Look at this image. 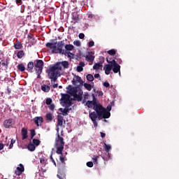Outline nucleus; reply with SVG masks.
<instances>
[{
  "label": "nucleus",
  "mask_w": 179,
  "mask_h": 179,
  "mask_svg": "<svg viewBox=\"0 0 179 179\" xmlns=\"http://www.w3.org/2000/svg\"><path fill=\"white\" fill-rule=\"evenodd\" d=\"M83 86L86 89V90H88V92H91L92 89V85H90V83H84Z\"/></svg>",
  "instance_id": "30"
},
{
  "label": "nucleus",
  "mask_w": 179,
  "mask_h": 179,
  "mask_svg": "<svg viewBox=\"0 0 179 179\" xmlns=\"http://www.w3.org/2000/svg\"><path fill=\"white\" fill-rule=\"evenodd\" d=\"M77 82L80 84V86H83V80L81 79L80 76H76V79H73L72 83L76 86L77 85Z\"/></svg>",
  "instance_id": "15"
},
{
  "label": "nucleus",
  "mask_w": 179,
  "mask_h": 179,
  "mask_svg": "<svg viewBox=\"0 0 179 179\" xmlns=\"http://www.w3.org/2000/svg\"><path fill=\"white\" fill-rule=\"evenodd\" d=\"M34 62L33 63V62H29V63H28V65H27V70L29 72H34Z\"/></svg>",
  "instance_id": "21"
},
{
  "label": "nucleus",
  "mask_w": 179,
  "mask_h": 179,
  "mask_svg": "<svg viewBox=\"0 0 179 179\" xmlns=\"http://www.w3.org/2000/svg\"><path fill=\"white\" fill-rule=\"evenodd\" d=\"M72 104L73 103L71 101V98H68L66 106L68 107L69 109H70V110H72V108H71V106H72Z\"/></svg>",
  "instance_id": "35"
},
{
  "label": "nucleus",
  "mask_w": 179,
  "mask_h": 179,
  "mask_svg": "<svg viewBox=\"0 0 179 179\" xmlns=\"http://www.w3.org/2000/svg\"><path fill=\"white\" fill-rule=\"evenodd\" d=\"M60 112L63 114V115H67L69 112H70L71 109H69L68 106L66 105L64 109L63 108H59Z\"/></svg>",
  "instance_id": "20"
},
{
  "label": "nucleus",
  "mask_w": 179,
  "mask_h": 179,
  "mask_svg": "<svg viewBox=\"0 0 179 179\" xmlns=\"http://www.w3.org/2000/svg\"><path fill=\"white\" fill-rule=\"evenodd\" d=\"M45 118L46 120H48V121L51 122L54 118V115H52V113H46Z\"/></svg>",
  "instance_id": "28"
},
{
  "label": "nucleus",
  "mask_w": 179,
  "mask_h": 179,
  "mask_svg": "<svg viewBox=\"0 0 179 179\" xmlns=\"http://www.w3.org/2000/svg\"><path fill=\"white\" fill-rule=\"evenodd\" d=\"M101 134V138H106V134H104L103 132H100Z\"/></svg>",
  "instance_id": "51"
},
{
  "label": "nucleus",
  "mask_w": 179,
  "mask_h": 179,
  "mask_svg": "<svg viewBox=\"0 0 179 179\" xmlns=\"http://www.w3.org/2000/svg\"><path fill=\"white\" fill-rule=\"evenodd\" d=\"M59 89H62V86H59Z\"/></svg>",
  "instance_id": "61"
},
{
  "label": "nucleus",
  "mask_w": 179,
  "mask_h": 179,
  "mask_svg": "<svg viewBox=\"0 0 179 179\" xmlns=\"http://www.w3.org/2000/svg\"><path fill=\"white\" fill-rule=\"evenodd\" d=\"M94 41H90V42L88 43V46L90 48H92V46H94Z\"/></svg>",
  "instance_id": "44"
},
{
  "label": "nucleus",
  "mask_w": 179,
  "mask_h": 179,
  "mask_svg": "<svg viewBox=\"0 0 179 179\" xmlns=\"http://www.w3.org/2000/svg\"><path fill=\"white\" fill-rule=\"evenodd\" d=\"M15 143V140L14 138H11L10 143L9 145V148H13L14 143Z\"/></svg>",
  "instance_id": "41"
},
{
  "label": "nucleus",
  "mask_w": 179,
  "mask_h": 179,
  "mask_svg": "<svg viewBox=\"0 0 179 179\" xmlns=\"http://www.w3.org/2000/svg\"><path fill=\"white\" fill-rule=\"evenodd\" d=\"M59 64L60 65V67H61L60 73H61V71H62V66L64 69L69 68V62H66V61L59 62Z\"/></svg>",
  "instance_id": "19"
},
{
  "label": "nucleus",
  "mask_w": 179,
  "mask_h": 179,
  "mask_svg": "<svg viewBox=\"0 0 179 179\" xmlns=\"http://www.w3.org/2000/svg\"><path fill=\"white\" fill-rule=\"evenodd\" d=\"M80 66H82V68H83V66H85V63H83V62H82L80 63Z\"/></svg>",
  "instance_id": "58"
},
{
  "label": "nucleus",
  "mask_w": 179,
  "mask_h": 179,
  "mask_svg": "<svg viewBox=\"0 0 179 179\" xmlns=\"http://www.w3.org/2000/svg\"><path fill=\"white\" fill-rule=\"evenodd\" d=\"M69 98H71V96H70V95H69V94H64V95H63V96H62L63 103L66 106H67V102H68Z\"/></svg>",
  "instance_id": "26"
},
{
  "label": "nucleus",
  "mask_w": 179,
  "mask_h": 179,
  "mask_svg": "<svg viewBox=\"0 0 179 179\" xmlns=\"http://www.w3.org/2000/svg\"><path fill=\"white\" fill-rule=\"evenodd\" d=\"M0 64L3 66H6V68H8V62H7V60H1V62H0Z\"/></svg>",
  "instance_id": "36"
},
{
  "label": "nucleus",
  "mask_w": 179,
  "mask_h": 179,
  "mask_svg": "<svg viewBox=\"0 0 179 179\" xmlns=\"http://www.w3.org/2000/svg\"><path fill=\"white\" fill-rule=\"evenodd\" d=\"M44 63L43 60H35L34 61V69L36 70L37 78H40L41 73L43 70Z\"/></svg>",
  "instance_id": "6"
},
{
  "label": "nucleus",
  "mask_w": 179,
  "mask_h": 179,
  "mask_svg": "<svg viewBox=\"0 0 179 179\" xmlns=\"http://www.w3.org/2000/svg\"><path fill=\"white\" fill-rule=\"evenodd\" d=\"M66 169L65 166H62V164L59 165V169H58V174L57 177L59 179H66Z\"/></svg>",
  "instance_id": "8"
},
{
  "label": "nucleus",
  "mask_w": 179,
  "mask_h": 179,
  "mask_svg": "<svg viewBox=\"0 0 179 179\" xmlns=\"http://www.w3.org/2000/svg\"><path fill=\"white\" fill-rule=\"evenodd\" d=\"M86 78H87V80H88L89 82H93V80L94 79V78L92 73H88V75H87Z\"/></svg>",
  "instance_id": "31"
},
{
  "label": "nucleus",
  "mask_w": 179,
  "mask_h": 179,
  "mask_svg": "<svg viewBox=\"0 0 179 179\" xmlns=\"http://www.w3.org/2000/svg\"><path fill=\"white\" fill-rule=\"evenodd\" d=\"M77 71H78V72H81L82 71H83V68L81 67L80 63V66H78V67H77Z\"/></svg>",
  "instance_id": "45"
},
{
  "label": "nucleus",
  "mask_w": 179,
  "mask_h": 179,
  "mask_svg": "<svg viewBox=\"0 0 179 179\" xmlns=\"http://www.w3.org/2000/svg\"><path fill=\"white\" fill-rule=\"evenodd\" d=\"M79 38H80L81 40H83V38H85V35L84 34V33H80L79 34Z\"/></svg>",
  "instance_id": "46"
},
{
  "label": "nucleus",
  "mask_w": 179,
  "mask_h": 179,
  "mask_svg": "<svg viewBox=\"0 0 179 179\" xmlns=\"http://www.w3.org/2000/svg\"><path fill=\"white\" fill-rule=\"evenodd\" d=\"M103 159H104V161H106V158L103 157Z\"/></svg>",
  "instance_id": "63"
},
{
  "label": "nucleus",
  "mask_w": 179,
  "mask_h": 179,
  "mask_svg": "<svg viewBox=\"0 0 179 179\" xmlns=\"http://www.w3.org/2000/svg\"><path fill=\"white\" fill-rule=\"evenodd\" d=\"M3 179H7V178H3Z\"/></svg>",
  "instance_id": "64"
},
{
  "label": "nucleus",
  "mask_w": 179,
  "mask_h": 179,
  "mask_svg": "<svg viewBox=\"0 0 179 179\" xmlns=\"http://www.w3.org/2000/svg\"><path fill=\"white\" fill-rule=\"evenodd\" d=\"M27 148L29 151H34L36 150V145H34V143H31V141H30L28 143Z\"/></svg>",
  "instance_id": "22"
},
{
  "label": "nucleus",
  "mask_w": 179,
  "mask_h": 179,
  "mask_svg": "<svg viewBox=\"0 0 179 179\" xmlns=\"http://www.w3.org/2000/svg\"><path fill=\"white\" fill-rule=\"evenodd\" d=\"M94 78H99V79H101L100 73H95Z\"/></svg>",
  "instance_id": "50"
},
{
  "label": "nucleus",
  "mask_w": 179,
  "mask_h": 179,
  "mask_svg": "<svg viewBox=\"0 0 179 179\" xmlns=\"http://www.w3.org/2000/svg\"><path fill=\"white\" fill-rule=\"evenodd\" d=\"M63 3H67L66 0H63Z\"/></svg>",
  "instance_id": "60"
},
{
  "label": "nucleus",
  "mask_w": 179,
  "mask_h": 179,
  "mask_svg": "<svg viewBox=\"0 0 179 179\" xmlns=\"http://www.w3.org/2000/svg\"><path fill=\"white\" fill-rule=\"evenodd\" d=\"M55 105L54 103H50L49 106L50 110H55Z\"/></svg>",
  "instance_id": "42"
},
{
  "label": "nucleus",
  "mask_w": 179,
  "mask_h": 179,
  "mask_svg": "<svg viewBox=\"0 0 179 179\" xmlns=\"http://www.w3.org/2000/svg\"><path fill=\"white\" fill-rule=\"evenodd\" d=\"M34 120L36 125H37V127H40V125L43 122V117L41 116L34 117Z\"/></svg>",
  "instance_id": "16"
},
{
  "label": "nucleus",
  "mask_w": 179,
  "mask_h": 179,
  "mask_svg": "<svg viewBox=\"0 0 179 179\" xmlns=\"http://www.w3.org/2000/svg\"><path fill=\"white\" fill-rule=\"evenodd\" d=\"M94 56H93L92 54L90 53L89 55H87L85 57V59L87 60V62H93L94 60Z\"/></svg>",
  "instance_id": "23"
},
{
  "label": "nucleus",
  "mask_w": 179,
  "mask_h": 179,
  "mask_svg": "<svg viewBox=\"0 0 179 179\" xmlns=\"http://www.w3.org/2000/svg\"><path fill=\"white\" fill-rule=\"evenodd\" d=\"M17 69H19V71H21V72H23L24 71H25L26 68L24 64H18Z\"/></svg>",
  "instance_id": "33"
},
{
  "label": "nucleus",
  "mask_w": 179,
  "mask_h": 179,
  "mask_svg": "<svg viewBox=\"0 0 179 179\" xmlns=\"http://www.w3.org/2000/svg\"><path fill=\"white\" fill-rule=\"evenodd\" d=\"M108 55H110V56H113L114 55H116V50L115 49H110V50H108Z\"/></svg>",
  "instance_id": "38"
},
{
  "label": "nucleus",
  "mask_w": 179,
  "mask_h": 179,
  "mask_svg": "<svg viewBox=\"0 0 179 179\" xmlns=\"http://www.w3.org/2000/svg\"><path fill=\"white\" fill-rule=\"evenodd\" d=\"M103 86L105 87H110V83H108V82H104Z\"/></svg>",
  "instance_id": "49"
},
{
  "label": "nucleus",
  "mask_w": 179,
  "mask_h": 179,
  "mask_svg": "<svg viewBox=\"0 0 179 179\" xmlns=\"http://www.w3.org/2000/svg\"><path fill=\"white\" fill-rule=\"evenodd\" d=\"M17 4H22V0H15Z\"/></svg>",
  "instance_id": "53"
},
{
  "label": "nucleus",
  "mask_w": 179,
  "mask_h": 179,
  "mask_svg": "<svg viewBox=\"0 0 179 179\" xmlns=\"http://www.w3.org/2000/svg\"><path fill=\"white\" fill-rule=\"evenodd\" d=\"M65 143L64 140V137L60 136L59 134V129H57V137L55 138V147L57 148V154H60L59 160L61 162V164L62 167L66 166L65 159L62 155L63 150L64 148Z\"/></svg>",
  "instance_id": "2"
},
{
  "label": "nucleus",
  "mask_w": 179,
  "mask_h": 179,
  "mask_svg": "<svg viewBox=\"0 0 179 179\" xmlns=\"http://www.w3.org/2000/svg\"><path fill=\"white\" fill-rule=\"evenodd\" d=\"M73 44L76 45L77 46H80V41H74Z\"/></svg>",
  "instance_id": "47"
},
{
  "label": "nucleus",
  "mask_w": 179,
  "mask_h": 179,
  "mask_svg": "<svg viewBox=\"0 0 179 179\" xmlns=\"http://www.w3.org/2000/svg\"><path fill=\"white\" fill-rule=\"evenodd\" d=\"M112 105H114V102H110V105H108V106L106 107V110L105 108L102 106L103 113H102L101 120H102L103 118H109L110 117L111 115L110 110L112 109Z\"/></svg>",
  "instance_id": "7"
},
{
  "label": "nucleus",
  "mask_w": 179,
  "mask_h": 179,
  "mask_svg": "<svg viewBox=\"0 0 179 179\" xmlns=\"http://www.w3.org/2000/svg\"><path fill=\"white\" fill-rule=\"evenodd\" d=\"M21 135H22V141H24V139H27V138H28L27 128H22Z\"/></svg>",
  "instance_id": "17"
},
{
  "label": "nucleus",
  "mask_w": 179,
  "mask_h": 179,
  "mask_svg": "<svg viewBox=\"0 0 179 179\" xmlns=\"http://www.w3.org/2000/svg\"><path fill=\"white\" fill-rule=\"evenodd\" d=\"M100 158V155H94L92 157L93 163L98 164V159Z\"/></svg>",
  "instance_id": "32"
},
{
  "label": "nucleus",
  "mask_w": 179,
  "mask_h": 179,
  "mask_svg": "<svg viewBox=\"0 0 179 179\" xmlns=\"http://www.w3.org/2000/svg\"><path fill=\"white\" fill-rule=\"evenodd\" d=\"M71 18H72L73 20H75V21L79 20V19H80V15H79L78 13V12L72 13Z\"/></svg>",
  "instance_id": "25"
},
{
  "label": "nucleus",
  "mask_w": 179,
  "mask_h": 179,
  "mask_svg": "<svg viewBox=\"0 0 179 179\" xmlns=\"http://www.w3.org/2000/svg\"><path fill=\"white\" fill-rule=\"evenodd\" d=\"M87 166H88V167H93L94 164L93 162H87Z\"/></svg>",
  "instance_id": "48"
},
{
  "label": "nucleus",
  "mask_w": 179,
  "mask_h": 179,
  "mask_svg": "<svg viewBox=\"0 0 179 179\" xmlns=\"http://www.w3.org/2000/svg\"><path fill=\"white\" fill-rule=\"evenodd\" d=\"M108 155L109 156L108 158H110L109 152H108Z\"/></svg>",
  "instance_id": "62"
},
{
  "label": "nucleus",
  "mask_w": 179,
  "mask_h": 179,
  "mask_svg": "<svg viewBox=\"0 0 179 179\" xmlns=\"http://www.w3.org/2000/svg\"><path fill=\"white\" fill-rule=\"evenodd\" d=\"M112 69L115 73L119 72V75L121 76V66L114 59L112 60Z\"/></svg>",
  "instance_id": "11"
},
{
  "label": "nucleus",
  "mask_w": 179,
  "mask_h": 179,
  "mask_svg": "<svg viewBox=\"0 0 179 179\" xmlns=\"http://www.w3.org/2000/svg\"><path fill=\"white\" fill-rule=\"evenodd\" d=\"M71 1H73V3H77V1H83V0H71Z\"/></svg>",
  "instance_id": "55"
},
{
  "label": "nucleus",
  "mask_w": 179,
  "mask_h": 179,
  "mask_svg": "<svg viewBox=\"0 0 179 179\" xmlns=\"http://www.w3.org/2000/svg\"><path fill=\"white\" fill-rule=\"evenodd\" d=\"M41 163H45V159H44V158H41Z\"/></svg>",
  "instance_id": "56"
},
{
  "label": "nucleus",
  "mask_w": 179,
  "mask_h": 179,
  "mask_svg": "<svg viewBox=\"0 0 179 179\" xmlns=\"http://www.w3.org/2000/svg\"><path fill=\"white\" fill-rule=\"evenodd\" d=\"M4 147V144L3 143H0V150H3Z\"/></svg>",
  "instance_id": "52"
},
{
  "label": "nucleus",
  "mask_w": 179,
  "mask_h": 179,
  "mask_svg": "<svg viewBox=\"0 0 179 179\" xmlns=\"http://www.w3.org/2000/svg\"><path fill=\"white\" fill-rule=\"evenodd\" d=\"M17 56L18 59H22V57H24L25 56V53H24V50H19L17 52Z\"/></svg>",
  "instance_id": "29"
},
{
  "label": "nucleus",
  "mask_w": 179,
  "mask_h": 179,
  "mask_svg": "<svg viewBox=\"0 0 179 179\" xmlns=\"http://www.w3.org/2000/svg\"><path fill=\"white\" fill-rule=\"evenodd\" d=\"M23 171H24V166L22 164H20L19 166L16 168L15 173L16 176H21Z\"/></svg>",
  "instance_id": "14"
},
{
  "label": "nucleus",
  "mask_w": 179,
  "mask_h": 179,
  "mask_svg": "<svg viewBox=\"0 0 179 179\" xmlns=\"http://www.w3.org/2000/svg\"><path fill=\"white\" fill-rule=\"evenodd\" d=\"M53 89H56L57 87H58V83H55L52 86Z\"/></svg>",
  "instance_id": "54"
},
{
  "label": "nucleus",
  "mask_w": 179,
  "mask_h": 179,
  "mask_svg": "<svg viewBox=\"0 0 179 179\" xmlns=\"http://www.w3.org/2000/svg\"><path fill=\"white\" fill-rule=\"evenodd\" d=\"M64 115H62V113H59V115H57V132L59 134V128L58 129V127H62L64 124Z\"/></svg>",
  "instance_id": "13"
},
{
  "label": "nucleus",
  "mask_w": 179,
  "mask_h": 179,
  "mask_svg": "<svg viewBox=\"0 0 179 179\" xmlns=\"http://www.w3.org/2000/svg\"><path fill=\"white\" fill-rule=\"evenodd\" d=\"M36 131L34 129H31V139H33V141H34V136H36Z\"/></svg>",
  "instance_id": "40"
},
{
  "label": "nucleus",
  "mask_w": 179,
  "mask_h": 179,
  "mask_svg": "<svg viewBox=\"0 0 179 179\" xmlns=\"http://www.w3.org/2000/svg\"><path fill=\"white\" fill-rule=\"evenodd\" d=\"M41 90L45 92H48L50 90V86H48V85H42Z\"/></svg>",
  "instance_id": "27"
},
{
  "label": "nucleus",
  "mask_w": 179,
  "mask_h": 179,
  "mask_svg": "<svg viewBox=\"0 0 179 179\" xmlns=\"http://www.w3.org/2000/svg\"><path fill=\"white\" fill-rule=\"evenodd\" d=\"M107 62L108 64H106L103 67V69L106 75H110L113 69V60L109 61L108 59H107Z\"/></svg>",
  "instance_id": "12"
},
{
  "label": "nucleus",
  "mask_w": 179,
  "mask_h": 179,
  "mask_svg": "<svg viewBox=\"0 0 179 179\" xmlns=\"http://www.w3.org/2000/svg\"><path fill=\"white\" fill-rule=\"evenodd\" d=\"M52 98H47L45 99V103L46 105H49V106H50V104L52 103Z\"/></svg>",
  "instance_id": "39"
},
{
  "label": "nucleus",
  "mask_w": 179,
  "mask_h": 179,
  "mask_svg": "<svg viewBox=\"0 0 179 179\" xmlns=\"http://www.w3.org/2000/svg\"><path fill=\"white\" fill-rule=\"evenodd\" d=\"M33 143L36 148V146L40 145L41 141V140H38V138H33Z\"/></svg>",
  "instance_id": "34"
},
{
  "label": "nucleus",
  "mask_w": 179,
  "mask_h": 179,
  "mask_svg": "<svg viewBox=\"0 0 179 179\" xmlns=\"http://www.w3.org/2000/svg\"><path fill=\"white\" fill-rule=\"evenodd\" d=\"M61 66L58 63H56L55 66H52V67L49 68L48 71V78L51 80L52 83H55L57 82L58 79V76H61Z\"/></svg>",
  "instance_id": "3"
},
{
  "label": "nucleus",
  "mask_w": 179,
  "mask_h": 179,
  "mask_svg": "<svg viewBox=\"0 0 179 179\" xmlns=\"http://www.w3.org/2000/svg\"><path fill=\"white\" fill-rule=\"evenodd\" d=\"M22 47V42H20V41H15V42H14V48L15 49H21V48Z\"/></svg>",
  "instance_id": "24"
},
{
  "label": "nucleus",
  "mask_w": 179,
  "mask_h": 179,
  "mask_svg": "<svg viewBox=\"0 0 179 179\" xmlns=\"http://www.w3.org/2000/svg\"><path fill=\"white\" fill-rule=\"evenodd\" d=\"M15 124L14 118H8L3 121V127L7 129L13 128Z\"/></svg>",
  "instance_id": "10"
},
{
  "label": "nucleus",
  "mask_w": 179,
  "mask_h": 179,
  "mask_svg": "<svg viewBox=\"0 0 179 179\" xmlns=\"http://www.w3.org/2000/svg\"><path fill=\"white\" fill-rule=\"evenodd\" d=\"M86 106L89 108H93L94 112H92L89 114L90 118L92 120L94 127L96 128L98 127L97 120H101V115H103V108L101 103H98L97 99L94 95H93L92 101H87Z\"/></svg>",
  "instance_id": "1"
},
{
  "label": "nucleus",
  "mask_w": 179,
  "mask_h": 179,
  "mask_svg": "<svg viewBox=\"0 0 179 179\" xmlns=\"http://www.w3.org/2000/svg\"><path fill=\"white\" fill-rule=\"evenodd\" d=\"M93 69H95V71H102L103 69V62H99V63H95L93 66Z\"/></svg>",
  "instance_id": "18"
},
{
  "label": "nucleus",
  "mask_w": 179,
  "mask_h": 179,
  "mask_svg": "<svg viewBox=\"0 0 179 179\" xmlns=\"http://www.w3.org/2000/svg\"><path fill=\"white\" fill-rule=\"evenodd\" d=\"M7 92H8V94H10V93H11V89H10L9 87H8V89H7Z\"/></svg>",
  "instance_id": "57"
},
{
  "label": "nucleus",
  "mask_w": 179,
  "mask_h": 179,
  "mask_svg": "<svg viewBox=\"0 0 179 179\" xmlns=\"http://www.w3.org/2000/svg\"><path fill=\"white\" fill-rule=\"evenodd\" d=\"M65 44L64 40L59 41L57 43V42L52 43V42H47L45 45L47 48H50L52 49V52L54 53H62V55H65V49H63V46Z\"/></svg>",
  "instance_id": "4"
},
{
  "label": "nucleus",
  "mask_w": 179,
  "mask_h": 179,
  "mask_svg": "<svg viewBox=\"0 0 179 179\" xmlns=\"http://www.w3.org/2000/svg\"><path fill=\"white\" fill-rule=\"evenodd\" d=\"M73 45L71 43L65 45L64 55L68 56V57H71V56H73V53L71 52V50H73Z\"/></svg>",
  "instance_id": "9"
},
{
  "label": "nucleus",
  "mask_w": 179,
  "mask_h": 179,
  "mask_svg": "<svg viewBox=\"0 0 179 179\" xmlns=\"http://www.w3.org/2000/svg\"><path fill=\"white\" fill-rule=\"evenodd\" d=\"M52 155H53V152H52L51 154H50V160L52 161V162H53L54 164L56 166V162H55V159H54Z\"/></svg>",
  "instance_id": "43"
},
{
  "label": "nucleus",
  "mask_w": 179,
  "mask_h": 179,
  "mask_svg": "<svg viewBox=\"0 0 179 179\" xmlns=\"http://www.w3.org/2000/svg\"><path fill=\"white\" fill-rule=\"evenodd\" d=\"M104 145H105V150H106V152H109L110 150H111V145L106 144V143H104Z\"/></svg>",
  "instance_id": "37"
},
{
  "label": "nucleus",
  "mask_w": 179,
  "mask_h": 179,
  "mask_svg": "<svg viewBox=\"0 0 179 179\" xmlns=\"http://www.w3.org/2000/svg\"><path fill=\"white\" fill-rule=\"evenodd\" d=\"M68 92L73 96L74 99H77V101H82L83 96L82 94L83 92H80V94H78V89L77 87H72V86H69L68 87Z\"/></svg>",
  "instance_id": "5"
},
{
  "label": "nucleus",
  "mask_w": 179,
  "mask_h": 179,
  "mask_svg": "<svg viewBox=\"0 0 179 179\" xmlns=\"http://www.w3.org/2000/svg\"><path fill=\"white\" fill-rule=\"evenodd\" d=\"M93 17H94V15L92 14H90L88 15V17H90V19H92Z\"/></svg>",
  "instance_id": "59"
}]
</instances>
